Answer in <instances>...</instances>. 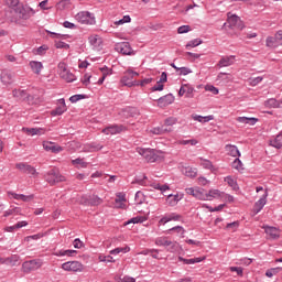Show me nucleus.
I'll list each match as a JSON object with an SVG mask.
<instances>
[{"label":"nucleus","mask_w":282,"mask_h":282,"mask_svg":"<svg viewBox=\"0 0 282 282\" xmlns=\"http://www.w3.org/2000/svg\"><path fill=\"white\" fill-rule=\"evenodd\" d=\"M15 169L21 171V173H26V175H36V169L28 163H18Z\"/></svg>","instance_id":"12"},{"label":"nucleus","mask_w":282,"mask_h":282,"mask_svg":"<svg viewBox=\"0 0 282 282\" xmlns=\"http://www.w3.org/2000/svg\"><path fill=\"white\" fill-rule=\"evenodd\" d=\"M76 21L79 23H83L84 25H95L96 24V18L91 15V13L87 11H82L76 14L75 17Z\"/></svg>","instance_id":"7"},{"label":"nucleus","mask_w":282,"mask_h":282,"mask_svg":"<svg viewBox=\"0 0 282 282\" xmlns=\"http://www.w3.org/2000/svg\"><path fill=\"white\" fill-rule=\"evenodd\" d=\"M139 155H142L147 162H160L162 160V155H160V151L154 150V149H143L139 148L138 149Z\"/></svg>","instance_id":"3"},{"label":"nucleus","mask_w":282,"mask_h":282,"mask_svg":"<svg viewBox=\"0 0 282 282\" xmlns=\"http://www.w3.org/2000/svg\"><path fill=\"white\" fill-rule=\"evenodd\" d=\"M144 221V217L142 216H137V217H133L131 218L130 220H128L124 226H129V224H143Z\"/></svg>","instance_id":"39"},{"label":"nucleus","mask_w":282,"mask_h":282,"mask_svg":"<svg viewBox=\"0 0 282 282\" xmlns=\"http://www.w3.org/2000/svg\"><path fill=\"white\" fill-rule=\"evenodd\" d=\"M164 90V85L160 82H156V85H154L151 88V91H163Z\"/></svg>","instance_id":"59"},{"label":"nucleus","mask_w":282,"mask_h":282,"mask_svg":"<svg viewBox=\"0 0 282 282\" xmlns=\"http://www.w3.org/2000/svg\"><path fill=\"white\" fill-rule=\"evenodd\" d=\"M165 248H166L167 252H177L178 245H177V242L171 241L169 247H165Z\"/></svg>","instance_id":"53"},{"label":"nucleus","mask_w":282,"mask_h":282,"mask_svg":"<svg viewBox=\"0 0 282 282\" xmlns=\"http://www.w3.org/2000/svg\"><path fill=\"white\" fill-rule=\"evenodd\" d=\"M184 88L186 98H193V93L195 91V88L191 87L189 85H184Z\"/></svg>","instance_id":"45"},{"label":"nucleus","mask_w":282,"mask_h":282,"mask_svg":"<svg viewBox=\"0 0 282 282\" xmlns=\"http://www.w3.org/2000/svg\"><path fill=\"white\" fill-rule=\"evenodd\" d=\"M192 118L197 122H210L213 120V116L202 117L199 115H193Z\"/></svg>","instance_id":"35"},{"label":"nucleus","mask_w":282,"mask_h":282,"mask_svg":"<svg viewBox=\"0 0 282 282\" xmlns=\"http://www.w3.org/2000/svg\"><path fill=\"white\" fill-rule=\"evenodd\" d=\"M74 254H78L76 250H59L55 253L56 257H74Z\"/></svg>","instance_id":"32"},{"label":"nucleus","mask_w":282,"mask_h":282,"mask_svg":"<svg viewBox=\"0 0 282 282\" xmlns=\"http://www.w3.org/2000/svg\"><path fill=\"white\" fill-rule=\"evenodd\" d=\"M134 199H135L137 204H143L144 203V194L141 191L137 192Z\"/></svg>","instance_id":"49"},{"label":"nucleus","mask_w":282,"mask_h":282,"mask_svg":"<svg viewBox=\"0 0 282 282\" xmlns=\"http://www.w3.org/2000/svg\"><path fill=\"white\" fill-rule=\"evenodd\" d=\"M8 4L12 8L13 12H15L17 8L21 7L23 3L19 0H8Z\"/></svg>","instance_id":"43"},{"label":"nucleus","mask_w":282,"mask_h":282,"mask_svg":"<svg viewBox=\"0 0 282 282\" xmlns=\"http://www.w3.org/2000/svg\"><path fill=\"white\" fill-rule=\"evenodd\" d=\"M30 67L33 72V74H41V69H43V63L41 62H36V61H32L30 62Z\"/></svg>","instance_id":"26"},{"label":"nucleus","mask_w":282,"mask_h":282,"mask_svg":"<svg viewBox=\"0 0 282 282\" xmlns=\"http://www.w3.org/2000/svg\"><path fill=\"white\" fill-rule=\"evenodd\" d=\"M12 78H14V75L10 70H3L1 73V82L3 85H12Z\"/></svg>","instance_id":"20"},{"label":"nucleus","mask_w":282,"mask_h":282,"mask_svg":"<svg viewBox=\"0 0 282 282\" xmlns=\"http://www.w3.org/2000/svg\"><path fill=\"white\" fill-rule=\"evenodd\" d=\"M265 107L276 108V107H279V101H276V99H274V98L268 99L265 101Z\"/></svg>","instance_id":"54"},{"label":"nucleus","mask_w":282,"mask_h":282,"mask_svg":"<svg viewBox=\"0 0 282 282\" xmlns=\"http://www.w3.org/2000/svg\"><path fill=\"white\" fill-rule=\"evenodd\" d=\"M268 199V189H265V193L262 195V197L254 204V213H261L263 210V206H265Z\"/></svg>","instance_id":"17"},{"label":"nucleus","mask_w":282,"mask_h":282,"mask_svg":"<svg viewBox=\"0 0 282 282\" xmlns=\"http://www.w3.org/2000/svg\"><path fill=\"white\" fill-rule=\"evenodd\" d=\"M181 173L186 175V177H197V169L191 166H182Z\"/></svg>","instance_id":"19"},{"label":"nucleus","mask_w":282,"mask_h":282,"mask_svg":"<svg viewBox=\"0 0 282 282\" xmlns=\"http://www.w3.org/2000/svg\"><path fill=\"white\" fill-rule=\"evenodd\" d=\"M202 166L210 170V169H213V162H210L209 160H203Z\"/></svg>","instance_id":"64"},{"label":"nucleus","mask_w":282,"mask_h":282,"mask_svg":"<svg viewBox=\"0 0 282 282\" xmlns=\"http://www.w3.org/2000/svg\"><path fill=\"white\" fill-rule=\"evenodd\" d=\"M281 135H276V138L274 140L270 141L271 147H273L274 149H281L282 148V142H281Z\"/></svg>","instance_id":"41"},{"label":"nucleus","mask_w":282,"mask_h":282,"mask_svg":"<svg viewBox=\"0 0 282 282\" xmlns=\"http://www.w3.org/2000/svg\"><path fill=\"white\" fill-rule=\"evenodd\" d=\"M88 41L93 47H99L102 45V39H100L98 35H91L88 37Z\"/></svg>","instance_id":"28"},{"label":"nucleus","mask_w":282,"mask_h":282,"mask_svg":"<svg viewBox=\"0 0 282 282\" xmlns=\"http://www.w3.org/2000/svg\"><path fill=\"white\" fill-rule=\"evenodd\" d=\"M117 52L123 54V56H131L133 54V48H131V44L129 42H122L116 45Z\"/></svg>","instance_id":"11"},{"label":"nucleus","mask_w":282,"mask_h":282,"mask_svg":"<svg viewBox=\"0 0 282 282\" xmlns=\"http://www.w3.org/2000/svg\"><path fill=\"white\" fill-rule=\"evenodd\" d=\"M72 0H62L57 3L58 10H65V8L69 7Z\"/></svg>","instance_id":"47"},{"label":"nucleus","mask_w":282,"mask_h":282,"mask_svg":"<svg viewBox=\"0 0 282 282\" xmlns=\"http://www.w3.org/2000/svg\"><path fill=\"white\" fill-rule=\"evenodd\" d=\"M48 50H50V47H47V45H42L36 48V54L39 56H43L45 54V52H47Z\"/></svg>","instance_id":"57"},{"label":"nucleus","mask_w":282,"mask_h":282,"mask_svg":"<svg viewBox=\"0 0 282 282\" xmlns=\"http://www.w3.org/2000/svg\"><path fill=\"white\" fill-rule=\"evenodd\" d=\"M59 76L63 78V80H66V83H74V80H76V75L69 70L59 73Z\"/></svg>","instance_id":"25"},{"label":"nucleus","mask_w":282,"mask_h":282,"mask_svg":"<svg viewBox=\"0 0 282 282\" xmlns=\"http://www.w3.org/2000/svg\"><path fill=\"white\" fill-rule=\"evenodd\" d=\"M51 39H69V35H63L61 33L48 32Z\"/></svg>","instance_id":"58"},{"label":"nucleus","mask_w":282,"mask_h":282,"mask_svg":"<svg viewBox=\"0 0 282 282\" xmlns=\"http://www.w3.org/2000/svg\"><path fill=\"white\" fill-rule=\"evenodd\" d=\"M232 169H236V171H243V163H241V160L235 159L232 162Z\"/></svg>","instance_id":"46"},{"label":"nucleus","mask_w":282,"mask_h":282,"mask_svg":"<svg viewBox=\"0 0 282 282\" xmlns=\"http://www.w3.org/2000/svg\"><path fill=\"white\" fill-rule=\"evenodd\" d=\"M124 126L120 124H115V126H110L108 128H105L102 130V133H106V135H116V133H122V131H124Z\"/></svg>","instance_id":"14"},{"label":"nucleus","mask_w":282,"mask_h":282,"mask_svg":"<svg viewBox=\"0 0 282 282\" xmlns=\"http://www.w3.org/2000/svg\"><path fill=\"white\" fill-rule=\"evenodd\" d=\"M58 105L54 110L51 111L53 116H63L65 111H67V105H65V100L62 98L58 100Z\"/></svg>","instance_id":"15"},{"label":"nucleus","mask_w":282,"mask_h":282,"mask_svg":"<svg viewBox=\"0 0 282 282\" xmlns=\"http://www.w3.org/2000/svg\"><path fill=\"white\" fill-rule=\"evenodd\" d=\"M217 195H219L218 189H210L209 193H206V198L210 199L212 197H217Z\"/></svg>","instance_id":"62"},{"label":"nucleus","mask_w":282,"mask_h":282,"mask_svg":"<svg viewBox=\"0 0 282 282\" xmlns=\"http://www.w3.org/2000/svg\"><path fill=\"white\" fill-rule=\"evenodd\" d=\"M151 133H153L154 135H164V133H171V129H166L164 128V126L156 127L151 130Z\"/></svg>","instance_id":"29"},{"label":"nucleus","mask_w":282,"mask_h":282,"mask_svg":"<svg viewBox=\"0 0 282 282\" xmlns=\"http://www.w3.org/2000/svg\"><path fill=\"white\" fill-rule=\"evenodd\" d=\"M206 258H192V259H185L182 257H178V261H183L185 265H193L194 263H202Z\"/></svg>","instance_id":"24"},{"label":"nucleus","mask_w":282,"mask_h":282,"mask_svg":"<svg viewBox=\"0 0 282 282\" xmlns=\"http://www.w3.org/2000/svg\"><path fill=\"white\" fill-rule=\"evenodd\" d=\"M80 204L84 206H100V204H102V198L96 194L89 195L88 197L83 196L80 198Z\"/></svg>","instance_id":"8"},{"label":"nucleus","mask_w":282,"mask_h":282,"mask_svg":"<svg viewBox=\"0 0 282 282\" xmlns=\"http://www.w3.org/2000/svg\"><path fill=\"white\" fill-rule=\"evenodd\" d=\"M20 213H21V208L15 207L4 212V217H10V215H19Z\"/></svg>","instance_id":"48"},{"label":"nucleus","mask_w":282,"mask_h":282,"mask_svg":"<svg viewBox=\"0 0 282 282\" xmlns=\"http://www.w3.org/2000/svg\"><path fill=\"white\" fill-rule=\"evenodd\" d=\"M73 164H80L82 169H87V162H85L83 159H75L72 161Z\"/></svg>","instance_id":"61"},{"label":"nucleus","mask_w":282,"mask_h":282,"mask_svg":"<svg viewBox=\"0 0 282 282\" xmlns=\"http://www.w3.org/2000/svg\"><path fill=\"white\" fill-rule=\"evenodd\" d=\"M134 76H140V74L138 72L132 70V69L126 70L122 78H121L122 85H124L126 87H138V86H140V82L133 80Z\"/></svg>","instance_id":"4"},{"label":"nucleus","mask_w":282,"mask_h":282,"mask_svg":"<svg viewBox=\"0 0 282 282\" xmlns=\"http://www.w3.org/2000/svg\"><path fill=\"white\" fill-rule=\"evenodd\" d=\"M202 43L203 41L199 39L192 40L186 44V50H188V47H197L198 45H202Z\"/></svg>","instance_id":"44"},{"label":"nucleus","mask_w":282,"mask_h":282,"mask_svg":"<svg viewBox=\"0 0 282 282\" xmlns=\"http://www.w3.org/2000/svg\"><path fill=\"white\" fill-rule=\"evenodd\" d=\"M99 261H104L107 263H116V260H113V257L111 256H99Z\"/></svg>","instance_id":"52"},{"label":"nucleus","mask_w":282,"mask_h":282,"mask_svg":"<svg viewBox=\"0 0 282 282\" xmlns=\"http://www.w3.org/2000/svg\"><path fill=\"white\" fill-rule=\"evenodd\" d=\"M23 131L26 132V135H39L43 129L39 128H23Z\"/></svg>","instance_id":"34"},{"label":"nucleus","mask_w":282,"mask_h":282,"mask_svg":"<svg viewBox=\"0 0 282 282\" xmlns=\"http://www.w3.org/2000/svg\"><path fill=\"white\" fill-rule=\"evenodd\" d=\"M191 32V25H182L177 29L178 34H186Z\"/></svg>","instance_id":"56"},{"label":"nucleus","mask_w":282,"mask_h":282,"mask_svg":"<svg viewBox=\"0 0 282 282\" xmlns=\"http://www.w3.org/2000/svg\"><path fill=\"white\" fill-rule=\"evenodd\" d=\"M14 199H21L22 202H30V199H34V195L25 196L23 194H14Z\"/></svg>","instance_id":"40"},{"label":"nucleus","mask_w":282,"mask_h":282,"mask_svg":"<svg viewBox=\"0 0 282 282\" xmlns=\"http://www.w3.org/2000/svg\"><path fill=\"white\" fill-rule=\"evenodd\" d=\"M13 98H19L25 102V97L28 96V91L21 89H13L12 91Z\"/></svg>","instance_id":"31"},{"label":"nucleus","mask_w":282,"mask_h":282,"mask_svg":"<svg viewBox=\"0 0 282 282\" xmlns=\"http://www.w3.org/2000/svg\"><path fill=\"white\" fill-rule=\"evenodd\" d=\"M226 151L231 158H241V152H239L237 145L228 144L226 145Z\"/></svg>","instance_id":"23"},{"label":"nucleus","mask_w":282,"mask_h":282,"mask_svg":"<svg viewBox=\"0 0 282 282\" xmlns=\"http://www.w3.org/2000/svg\"><path fill=\"white\" fill-rule=\"evenodd\" d=\"M43 148L45 151H51L52 153H61L63 151L62 147H56L53 142H44Z\"/></svg>","instance_id":"21"},{"label":"nucleus","mask_w":282,"mask_h":282,"mask_svg":"<svg viewBox=\"0 0 282 282\" xmlns=\"http://www.w3.org/2000/svg\"><path fill=\"white\" fill-rule=\"evenodd\" d=\"M101 72H102V77L99 78L98 85H102V83H105V78H107V76H110L112 69L108 67H102Z\"/></svg>","instance_id":"33"},{"label":"nucleus","mask_w":282,"mask_h":282,"mask_svg":"<svg viewBox=\"0 0 282 282\" xmlns=\"http://www.w3.org/2000/svg\"><path fill=\"white\" fill-rule=\"evenodd\" d=\"M177 119L175 117H170L165 119L164 124L165 127H173V124H176Z\"/></svg>","instance_id":"55"},{"label":"nucleus","mask_w":282,"mask_h":282,"mask_svg":"<svg viewBox=\"0 0 282 282\" xmlns=\"http://www.w3.org/2000/svg\"><path fill=\"white\" fill-rule=\"evenodd\" d=\"M264 231L271 239H279L281 237V231L275 227H265Z\"/></svg>","instance_id":"22"},{"label":"nucleus","mask_w":282,"mask_h":282,"mask_svg":"<svg viewBox=\"0 0 282 282\" xmlns=\"http://www.w3.org/2000/svg\"><path fill=\"white\" fill-rule=\"evenodd\" d=\"M42 267H43V260L41 259L24 261L22 263V272H24V274H30L31 272H35V270H39Z\"/></svg>","instance_id":"5"},{"label":"nucleus","mask_w":282,"mask_h":282,"mask_svg":"<svg viewBox=\"0 0 282 282\" xmlns=\"http://www.w3.org/2000/svg\"><path fill=\"white\" fill-rule=\"evenodd\" d=\"M226 228H227V230L231 229L235 232L237 230V228H239V220L227 224Z\"/></svg>","instance_id":"51"},{"label":"nucleus","mask_w":282,"mask_h":282,"mask_svg":"<svg viewBox=\"0 0 282 282\" xmlns=\"http://www.w3.org/2000/svg\"><path fill=\"white\" fill-rule=\"evenodd\" d=\"M206 91H212V94H214L215 96H217V94H219V89L213 85H207L205 87Z\"/></svg>","instance_id":"60"},{"label":"nucleus","mask_w":282,"mask_h":282,"mask_svg":"<svg viewBox=\"0 0 282 282\" xmlns=\"http://www.w3.org/2000/svg\"><path fill=\"white\" fill-rule=\"evenodd\" d=\"M55 47L57 50H69V44L63 42V41H57L55 40Z\"/></svg>","instance_id":"42"},{"label":"nucleus","mask_w":282,"mask_h":282,"mask_svg":"<svg viewBox=\"0 0 282 282\" xmlns=\"http://www.w3.org/2000/svg\"><path fill=\"white\" fill-rule=\"evenodd\" d=\"M230 65H235V55L221 57L217 64V67H230Z\"/></svg>","instance_id":"16"},{"label":"nucleus","mask_w":282,"mask_h":282,"mask_svg":"<svg viewBox=\"0 0 282 282\" xmlns=\"http://www.w3.org/2000/svg\"><path fill=\"white\" fill-rule=\"evenodd\" d=\"M182 219V215L172 213L169 214L166 216H164L163 218L160 219L159 224H169V221H180Z\"/></svg>","instance_id":"18"},{"label":"nucleus","mask_w":282,"mask_h":282,"mask_svg":"<svg viewBox=\"0 0 282 282\" xmlns=\"http://www.w3.org/2000/svg\"><path fill=\"white\" fill-rule=\"evenodd\" d=\"M180 199H182V197H180L178 194L176 195L170 194L166 197V202L169 203L170 206H177V202H180Z\"/></svg>","instance_id":"27"},{"label":"nucleus","mask_w":282,"mask_h":282,"mask_svg":"<svg viewBox=\"0 0 282 282\" xmlns=\"http://www.w3.org/2000/svg\"><path fill=\"white\" fill-rule=\"evenodd\" d=\"M224 28H229L230 30H243V21L238 15H228L227 22L224 23Z\"/></svg>","instance_id":"6"},{"label":"nucleus","mask_w":282,"mask_h":282,"mask_svg":"<svg viewBox=\"0 0 282 282\" xmlns=\"http://www.w3.org/2000/svg\"><path fill=\"white\" fill-rule=\"evenodd\" d=\"M14 14L15 15L9 17L8 21L10 23H14L15 25H25V21H28V19H31L34 14V9L22 4L15 8Z\"/></svg>","instance_id":"1"},{"label":"nucleus","mask_w":282,"mask_h":282,"mask_svg":"<svg viewBox=\"0 0 282 282\" xmlns=\"http://www.w3.org/2000/svg\"><path fill=\"white\" fill-rule=\"evenodd\" d=\"M158 107H160L161 109H164V107H169V105H173V102H175V97L173 96V94H167L163 97H160L158 100Z\"/></svg>","instance_id":"10"},{"label":"nucleus","mask_w":282,"mask_h":282,"mask_svg":"<svg viewBox=\"0 0 282 282\" xmlns=\"http://www.w3.org/2000/svg\"><path fill=\"white\" fill-rule=\"evenodd\" d=\"M44 180L47 182V184H50V186H56V184H59V182H66L65 176H63L61 171H58L56 167L51 169L44 175Z\"/></svg>","instance_id":"2"},{"label":"nucleus","mask_w":282,"mask_h":282,"mask_svg":"<svg viewBox=\"0 0 282 282\" xmlns=\"http://www.w3.org/2000/svg\"><path fill=\"white\" fill-rule=\"evenodd\" d=\"M119 116H121V118H126V119L135 118V116H140V112L137 110V108L127 107L119 112Z\"/></svg>","instance_id":"13"},{"label":"nucleus","mask_w":282,"mask_h":282,"mask_svg":"<svg viewBox=\"0 0 282 282\" xmlns=\"http://www.w3.org/2000/svg\"><path fill=\"white\" fill-rule=\"evenodd\" d=\"M73 246H74V248H77L78 250H80V248H83V246H85V243H83L80 239L76 238L73 241Z\"/></svg>","instance_id":"63"},{"label":"nucleus","mask_w":282,"mask_h":282,"mask_svg":"<svg viewBox=\"0 0 282 282\" xmlns=\"http://www.w3.org/2000/svg\"><path fill=\"white\" fill-rule=\"evenodd\" d=\"M156 246H164V248H169L171 241L164 237L156 238L155 240Z\"/></svg>","instance_id":"37"},{"label":"nucleus","mask_w":282,"mask_h":282,"mask_svg":"<svg viewBox=\"0 0 282 282\" xmlns=\"http://www.w3.org/2000/svg\"><path fill=\"white\" fill-rule=\"evenodd\" d=\"M225 182H227L228 186L234 188V191H237V188H239L237 185V181H235V178H232V176L225 177Z\"/></svg>","instance_id":"38"},{"label":"nucleus","mask_w":282,"mask_h":282,"mask_svg":"<svg viewBox=\"0 0 282 282\" xmlns=\"http://www.w3.org/2000/svg\"><path fill=\"white\" fill-rule=\"evenodd\" d=\"M62 270L66 272H83V263L79 261H68L62 264Z\"/></svg>","instance_id":"9"},{"label":"nucleus","mask_w":282,"mask_h":282,"mask_svg":"<svg viewBox=\"0 0 282 282\" xmlns=\"http://www.w3.org/2000/svg\"><path fill=\"white\" fill-rule=\"evenodd\" d=\"M41 98L34 97V95L26 94L24 98V102H28V105H39L41 102Z\"/></svg>","instance_id":"30"},{"label":"nucleus","mask_w":282,"mask_h":282,"mask_svg":"<svg viewBox=\"0 0 282 282\" xmlns=\"http://www.w3.org/2000/svg\"><path fill=\"white\" fill-rule=\"evenodd\" d=\"M85 98H87V95H73L69 98L70 102H78V100H85Z\"/></svg>","instance_id":"50"},{"label":"nucleus","mask_w":282,"mask_h":282,"mask_svg":"<svg viewBox=\"0 0 282 282\" xmlns=\"http://www.w3.org/2000/svg\"><path fill=\"white\" fill-rule=\"evenodd\" d=\"M19 259H20L19 256H11V257L4 259V263L7 265H17V263H19Z\"/></svg>","instance_id":"36"}]
</instances>
